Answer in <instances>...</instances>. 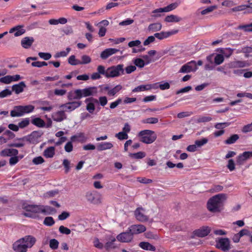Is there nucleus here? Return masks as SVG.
<instances>
[{"mask_svg": "<svg viewBox=\"0 0 252 252\" xmlns=\"http://www.w3.org/2000/svg\"><path fill=\"white\" fill-rule=\"evenodd\" d=\"M226 198L225 193H220L213 196L207 202V209L212 213L220 212L223 209L224 202Z\"/></svg>", "mask_w": 252, "mask_h": 252, "instance_id": "obj_1", "label": "nucleus"}, {"mask_svg": "<svg viewBox=\"0 0 252 252\" xmlns=\"http://www.w3.org/2000/svg\"><path fill=\"white\" fill-rule=\"evenodd\" d=\"M35 242V237L31 235L26 236L15 242L12 245V249L15 252H27L28 249L32 248Z\"/></svg>", "mask_w": 252, "mask_h": 252, "instance_id": "obj_2", "label": "nucleus"}, {"mask_svg": "<svg viewBox=\"0 0 252 252\" xmlns=\"http://www.w3.org/2000/svg\"><path fill=\"white\" fill-rule=\"evenodd\" d=\"M141 142L146 144H151L157 139V135L154 131L151 130H143L140 131L138 134Z\"/></svg>", "mask_w": 252, "mask_h": 252, "instance_id": "obj_3", "label": "nucleus"}, {"mask_svg": "<svg viewBox=\"0 0 252 252\" xmlns=\"http://www.w3.org/2000/svg\"><path fill=\"white\" fill-rule=\"evenodd\" d=\"M124 65L119 64L113 65L107 68V76L108 78L118 77L125 74Z\"/></svg>", "mask_w": 252, "mask_h": 252, "instance_id": "obj_4", "label": "nucleus"}, {"mask_svg": "<svg viewBox=\"0 0 252 252\" xmlns=\"http://www.w3.org/2000/svg\"><path fill=\"white\" fill-rule=\"evenodd\" d=\"M86 197L89 202L94 204H99L101 203L102 195L96 191L87 192Z\"/></svg>", "mask_w": 252, "mask_h": 252, "instance_id": "obj_5", "label": "nucleus"}, {"mask_svg": "<svg viewBox=\"0 0 252 252\" xmlns=\"http://www.w3.org/2000/svg\"><path fill=\"white\" fill-rule=\"evenodd\" d=\"M196 63L195 61H191L184 64L179 71V73H188L195 72L197 69Z\"/></svg>", "mask_w": 252, "mask_h": 252, "instance_id": "obj_6", "label": "nucleus"}, {"mask_svg": "<svg viewBox=\"0 0 252 252\" xmlns=\"http://www.w3.org/2000/svg\"><path fill=\"white\" fill-rule=\"evenodd\" d=\"M77 91L78 94L80 95L81 98L83 97H87L93 96L96 94L97 93V88L96 87H90L84 89H78Z\"/></svg>", "mask_w": 252, "mask_h": 252, "instance_id": "obj_7", "label": "nucleus"}, {"mask_svg": "<svg viewBox=\"0 0 252 252\" xmlns=\"http://www.w3.org/2000/svg\"><path fill=\"white\" fill-rule=\"evenodd\" d=\"M145 209L142 207L136 209L134 212V215L137 220L142 222L148 220L149 217L145 215Z\"/></svg>", "mask_w": 252, "mask_h": 252, "instance_id": "obj_8", "label": "nucleus"}, {"mask_svg": "<svg viewBox=\"0 0 252 252\" xmlns=\"http://www.w3.org/2000/svg\"><path fill=\"white\" fill-rule=\"evenodd\" d=\"M217 248L226 252L230 249V241L227 238H221L217 242Z\"/></svg>", "mask_w": 252, "mask_h": 252, "instance_id": "obj_9", "label": "nucleus"}, {"mask_svg": "<svg viewBox=\"0 0 252 252\" xmlns=\"http://www.w3.org/2000/svg\"><path fill=\"white\" fill-rule=\"evenodd\" d=\"M116 239L118 241L122 243H129L133 239V236L128 229L126 232L118 234Z\"/></svg>", "mask_w": 252, "mask_h": 252, "instance_id": "obj_10", "label": "nucleus"}, {"mask_svg": "<svg viewBox=\"0 0 252 252\" xmlns=\"http://www.w3.org/2000/svg\"><path fill=\"white\" fill-rule=\"evenodd\" d=\"M128 229L133 237L134 235L141 233L146 230V227L143 224L131 225Z\"/></svg>", "mask_w": 252, "mask_h": 252, "instance_id": "obj_11", "label": "nucleus"}, {"mask_svg": "<svg viewBox=\"0 0 252 252\" xmlns=\"http://www.w3.org/2000/svg\"><path fill=\"white\" fill-rule=\"evenodd\" d=\"M85 103H87L86 109L90 113H93L95 110L94 103H98L97 99L94 97H89L85 100Z\"/></svg>", "mask_w": 252, "mask_h": 252, "instance_id": "obj_12", "label": "nucleus"}, {"mask_svg": "<svg viewBox=\"0 0 252 252\" xmlns=\"http://www.w3.org/2000/svg\"><path fill=\"white\" fill-rule=\"evenodd\" d=\"M81 105V101H73L62 104L60 107L65 109L64 111H72L76 108L80 107Z\"/></svg>", "mask_w": 252, "mask_h": 252, "instance_id": "obj_13", "label": "nucleus"}, {"mask_svg": "<svg viewBox=\"0 0 252 252\" xmlns=\"http://www.w3.org/2000/svg\"><path fill=\"white\" fill-rule=\"evenodd\" d=\"M211 231V228L207 226H203L199 229L194 231L193 233L195 236L199 237H204L207 236Z\"/></svg>", "mask_w": 252, "mask_h": 252, "instance_id": "obj_14", "label": "nucleus"}, {"mask_svg": "<svg viewBox=\"0 0 252 252\" xmlns=\"http://www.w3.org/2000/svg\"><path fill=\"white\" fill-rule=\"evenodd\" d=\"M37 132L33 131L31 134L22 138H18L17 141H27L30 143H35L37 142L38 136Z\"/></svg>", "mask_w": 252, "mask_h": 252, "instance_id": "obj_15", "label": "nucleus"}, {"mask_svg": "<svg viewBox=\"0 0 252 252\" xmlns=\"http://www.w3.org/2000/svg\"><path fill=\"white\" fill-rule=\"evenodd\" d=\"M178 32V30H172L169 32H157L154 34L155 37L159 40H162L164 38H167L169 36L175 34Z\"/></svg>", "mask_w": 252, "mask_h": 252, "instance_id": "obj_16", "label": "nucleus"}, {"mask_svg": "<svg viewBox=\"0 0 252 252\" xmlns=\"http://www.w3.org/2000/svg\"><path fill=\"white\" fill-rule=\"evenodd\" d=\"M52 117L54 121L61 122L66 119L67 117L65 113V111L62 110L53 113Z\"/></svg>", "mask_w": 252, "mask_h": 252, "instance_id": "obj_17", "label": "nucleus"}, {"mask_svg": "<svg viewBox=\"0 0 252 252\" xmlns=\"http://www.w3.org/2000/svg\"><path fill=\"white\" fill-rule=\"evenodd\" d=\"M119 50L115 48H107L102 51L100 54L101 59L105 60L110 56L119 52Z\"/></svg>", "mask_w": 252, "mask_h": 252, "instance_id": "obj_18", "label": "nucleus"}, {"mask_svg": "<svg viewBox=\"0 0 252 252\" xmlns=\"http://www.w3.org/2000/svg\"><path fill=\"white\" fill-rule=\"evenodd\" d=\"M24 209L27 212L41 213V205H28L24 206Z\"/></svg>", "mask_w": 252, "mask_h": 252, "instance_id": "obj_19", "label": "nucleus"}, {"mask_svg": "<svg viewBox=\"0 0 252 252\" xmlns=\"http://www.w3.org/2000/svg\"><path fill=\"white\" fill-rule=\"evenodd\" d=\"M34 40L32 37H25L21 40V45L24 48L28 49L32 46Z\"/></svg>", "mask_w": 252, "mask_h": 252, "instance_id": "obj_20", "label": "nucleus"}, {"mask_svg": "<svg viewBox=\"0 0 252 252\" xmlns=\"http://www.w3.org/2000/svg\"><path fill=\"white\" fill-rule=\"evenodd\" d=\"M26 85L24 82L22 81L19 84H15L12 86V91L15 92L16 94H19L24 91V89Z\"/></svg>", "mask_w": 252, "mask_h": 252, "instance_id": "obj_21", "label": "nucleus"}, {"mask_svg": "<svg viewBox=\"0 0 252 252\" xmlns=\"http://www.w3.org/2000/svg\"><path fill=\"white\" fill-rule=\"evenodd\" d=\"M23 115L22 105L15 106L10 112V116L12 117H19Z\"/></svg>", "mask_w": 252, "mask_h": 252, "instance_id": "obj_22", "label": "nucleus"}, {"mask_svg": "<svg viewBox=\"0 0 252 252\" xmlns=\"http://www.w3.org/2000/svg\"><path fill=\"white\" fill-rule=\"evenodd\" d=\"M18 154V151L15 149H5L1 152V155L3 157L15 156Z\"/></svg>", "mask_w": 252, "mask_h": 252, "instance_id": "obj_23", "label": "nucleus"}, {"mask_svg": "<svg viewBox=\"0 0 252 252\" xmlns=\"http://www.w3.org/2000/svg\"><path fill=\"white\" fill-rule=\"evenodd\" d=\"M139 246L142 249L146 251L154 252L156 251V248L153 245L148 242H142L139 244Z\"/></svg>", "mask_w": 252, "mask_h": 252, "instance_id": "obj_24", "label": "nucleus"}, {"mask_svg": "<svg viewBox=\"0 0 252 252\" xmlns=\"http://www.w3.org/2000/svg\"><path fill=\"white\" fill-rule=\"evenodd\" d=\"M113 146V144L110 142H101L97 144V149L98 151H103L110 149Z\"/></svg>", "mask_w": 252, "mask_h": 252, "instance_id": "obj_25", "label": "nucleus"}, {"mask_svg": "<svg viewBox=\"0 0 252 252\" xmlns=\"http://www.w3.org/2000/svg\"><path fill=\"white\" fill-rule=\"evenodd\" d=\"M55 148L54 147L51 146L48 147L44 150L43 156L47 158H53L55 154Z\"/></svg>", "mask_w": 252, "mask_h": 252, "instance_id": "obj_26", "label": "nucleus"}, {"mask_svg": "<svg viewBox=\"0 0 252 252\" xmlns=\"http://www.w3.org/2000/svg\"><path fill=\"white\" fill-rule=\"evenodd\" d=\"M56 210L49 206L41 205V213L45 215H50L56 213Z\"/></svg>", "mask_w": 252, "mask_h": 252, "instance_id": "obj_27", "label": "nucleus"}, {"mask_svg": "<svg viewBox=\"0 0 252 252\" xmlns=\"http://www.w3.org/2000/svg\"><path fill=\"white\" fill-rule=\"evenodd\" d=\"M246 66V63L243 61H234L230 62L228 64L229 68L243 67Z\"/></svg>", "mask_w": 252, "mask_h": 252, "instance_id": "obj_28", "label": "nucleus"}, {"mask_svg": "<svg viewBox=\"0 0 252 252\" xmlns=\"http://www.w3.org/2000/svg\"><path fill=\"white\" fill-rule=\"evenodd\" d=\"M162 28V25L159 23L151 24L148 28L149 31L155 32L160 31Z\"/></svg>", "mask_w": 252, "mask_h": 252, "instance_id": "obj_29", "label": "nucleus"}, {"mask_svg": "<svg viewBox=\"0 0 252 252\" xmlns=\"http://www.w3.org/2000/svg\"><path fill=\"white\" fill-rule=\"evenodd\" d=\"M32 123L38 127L45 126V123L40 118H35L32 120Z\"/></svg>", "mask_w": 252, "mask_h": 252, "instance_id": "obj_30", "label": "nucleus"}, {"mask_svg": "<svg viewBox=\"0 0 252 252\" xmlns=\"http://www.w3.org/2000/svg\"><path fill=\"white\" fill-rule=\"evenodd\" d=\"M214 63L216 65H219L221 64L224 60V56L221 54H217L215 55L214 58Z\"/></svg>", "mask_w": 252, "mask_h": 252, "instance_id": "obj_31", "label": "nucleus"}, {"mask_svg": "<svg viewBox=\"0 0 252 252\" xmlns=\"http://www.w3.org/2000/svg\"><path fill=\"white\" fill-rule=\"evenodd\" d=\"M181 18L175 15H170L167 16L164 21L166 22H179L181 20Z\"/></svg>", "mask_w": 252, "mask_h": 252, "instance_id": "obj_32", "label": "nucleus"}, {"mask_svg": "<svg viewBox=\"0 0 252 252\" xmlns=\"http://www.w3.org/2000/svg\"><path fill=\"white\" fill-rule=\"evenodd\" d=\"M152 88L151 85H142L135 88L132 92H138L146 90H149Z\"/></svg>", "mask_w": 252, "mask_h": 252, "instance_id": "obj_33", "label": "nucleus"}, {"mask_svg": "<svg viewBox=\"0 0 252 252\" xmlns=\"http://www.w3.org/2000/svg\"><path fill=\"white\" fill-rule=\"evenodd\" d=\"M116 241V238L111 236L109 238V241L106 243L104 247L106 250H109L110 248H115L114 246V242Z\"/></svg>", "mask_w": 252, "mask_h": 252, "instance_id": "obj_34", "label": "nucleus"}, {"mask_svg": "<svg viewBox=\"0 0 252 252\" xmlns=\"http://www.w3.org/2000/svg\"><path fill=\"white\" fill-rule=\"evenodd\" d=\"M79 90H76L74 92H70L68 94L67 97L69 100L72 99H80L81 98V96H80L79 94H78L77 91Z\"/></svg>", "mask_w": 252, "mask_h": 252, "instance_id": "obj_35", "label": "nucleus"}, {"mask_svg": "<svg viewBox=\"0 0 252 252\" xmlns=\"http://www.w3.org/2000/svg\"><path fill=\"white\" fill-rule=\"evenodd\" d=\"M239 138V136L238 134H233L227 139L224 142L226 144H232L235 143Z\"/></svg>", "mask_w": 252, "mask_h": 252, "instance_id": "obj_36", "label": "nucleus"}, {"mask_svg": "<svg viewBox=\"0 0 252 252\" xmlns=\"http://www.w3.org/2000/svg\"><path fill=\"white\" fill-rule=\"evenodd\" d=\"M24 27V26L23 25H18L17 26H15V28H17V30H15V31L16 32L14 33L15 36H20L26 32V30L23 29Z\"/></svg>", "mask_w": 252, "mask_h": 252, "instance_id": "obj_37", "label": "nucleus"}, {"mask_svg": "<svg viewBox=\"0 0 252 252\" xmlns=\"http://www.w3.org/2000/svg\"><path fill=\"white\" fill-rule=\"evenodd\" d=\"M122 88V87L120 85H117L113 89L109 90L108 92V95L109 96H114L119 91H120Z\"/></svg>", "mask_w": 252, "mask_h": 252, "instance_id": "obj_38", "label": "nucleus"}, {"mask_svg": "<svg viewBox=\"0 0 252 252\" xmlns=\"http://www.w3.org/2000/svg\"><path fill=\"white\" fill-rule=\"evenodd\" d=\"M70 50H71V49L69 47H67V48H66L65 51H60L59 52L57 53L55 55V57L56 58H60V57H66L68 55V54L69 53Z\"/></svg>", "mask_w": 252, "mask_h": 252, "instance_id": "obj_39", "label": "nucleus"}, {"mask_svg": "<svg viewBox=\"0 0 252 252\" xmlns=\"http://www.w3.org/2000/svg\"><path fill=\"white\" fill-rule=\"evenodd\" d=\"M22 109L24 115L25 114L32 112L34 109V107L32 105H28L25 106L22 105Z\"/></svg>", "mask_w": 252, "mask_h": 252, "instance_id": "obj_40", "label": "nucleus"}, {"mask_svg": "<svg viewBox=\"0 0 252 252\" xmlns=\"http://www.w3.org/2000/svg\"><path fill=\"white\" fill-rule=\"evenodd\" d=\"M68 63L72 65H76L80 63V61L76 59L74 55H71L68 59Z\"/></svg>", "mask_w": 252, "mask_h": 252, "instance_id": "obj_41", "label": "nucleus"}, {"mask_svg": "<svg viewBox=\"0 0 252 252\" xmlns=\"http://www.w3.org/2000/svg\"><path fill=\"white\" fill-rule=\"evenodd\" d=\"M208 142V139L206 138H203L200 140H196L194 142L197 148H200Z\"/></svg>", "mask_w": 252, "mask_h": 252, "instance_id": "obj_42", "label": "nucleus"}, {"mask_svg": "<svg viewBox=\"0 0 252 252\" xmlns=\"http://www.w3.org/2000/svg\"><path fill=\"white\" fill-rule=\"evenodd\" d=\"M158 119L157 118L152 117L144 119L142 121L143 124H155L158 123Z\"/></svg>", "mask_w": 252, "mask_h": 252, "instance_id": "obj_43", "label": "nucleus"}, {"mask_svg": "<svg viewBox=\"0 0 252 252\" xmlns=\"http://www.w3.org/2000/svg\"><path fill=\"white\" fill-rule=\"evenodd\" d=\"M97 71L100 75H103L106 77L108 78V76H107V69H105L104 66L101 65H98L97 68Z\"/></svg>", "mask_w": 252, "mask_h": 252, "instance_id": "obj_44", "label": "nucleus"}, {"mask_svg": "<svg viewBox=\"0 0 252 252\" xmlns=\"http://www.w3.org/2000/svg\"><path fill=\"white\" fill-rule=\"evenodd\" d=\"M59 243L58 241L55 239H52L50 240L49 246L52 250H56L58 248Z\"/></svg>", "mask_w": 252, "mask_h": 252, "instance_id": "obj_45", "label": "nucleus"}, {"mask_svg": "<svg viewBox=\"0 0 252 252\" xmlns=\"http://www.w3.org/2000/svg\"><path fill=\"white\" fill-rule=\"evenodd\" d=\"M133 63L136 66L140 68L143 67L146 64L145 61L143 60L140 58L135 59L134 60Z\"/></svg>", "mask_w": 252, "mask_h": 252, "instance_id": "obj_46", "label": "nucleus"}, {"mask_svg": "<svg viewBox=\"0 0 252 252\" xmlns=\"http://www.w3.org/2000/svg\"><path fill=\"white\" fill-rule=\"evenodd\" d=\"M238 29H243L246 32H252V23L250 24L245 25H240L238 27Z\"/></svg>", "mask_w": 252, "mask_h": 252, "instance_id": "obj_47", "label": "nucleus"}, {"mask_svg": "<svg viewBox=\"0 0 252 252\" xmlns=\"http://www.w3.org/2000/svg\"><path fill=\"white\" fill-rule=\"evenodd\" d=\"M43 223L47 226H51L55 223V221L52 217H47L45 218Z\"/></svg>", "mask_w": 252, "mask_h": 252, "instance_id": "obj_48", "label": "nucleus"}, {"mask_svg": "<svg viewBox=\"0 0 252 252\" xmlns=\"http://www.w3.org/2000/svg\"><path fill=\"white\" fill-rule=\"evenodd\" d=\"M217 8V6L216 5H212L210 6L207 8L203 10L201 12V14L203 15H206L208 14L209 13H210L214 11V10L216 9Z\"/></svg>", "mask_w": 252, "mask_h": 252, "instance_id": "obj_49", "label": "nucleus"}, {"mask_svg": "<svg viewBox=\"0 0 252 252\" xmlns=\"http://www.w3.org/2000/svg\"><path fill=\"white\" fill-rule=\"evenodd\" d=\"M82 61L79 64H88L91 62V58L88 55H84L81 57Z\"/></svg>", "mask_w": 252, "mask_h": 252, "instance_id": "obj_50", "label": "nucleus"}, {"mask_svg": "<svg viewBox=\"0 0 252 252\" xmlns=\"http://www.w3.org/2000/svg\"><path fill=\"white\" fill-rule=\"evenodd\" d=\"M129 156L131 157H133L135 158L140 159L144 158L146 156V154L143 152H139L137 153L130 154Z\"/></svg>", "mask_w": 252, "mask_h": 252, "instance_id": "obj_51", "label": "nucleus"}, {"mask_svg": "<svg viewBox=\"0 0 252 252\" xmlns=\"http://www.w3.org/2000/svg\"><path fill=\"white\" fill-rule=\"evenodd\" d=\"M115 137H117L120 140L127 139L128 138V135L126 132H124L123 131L119 132V133L116 134Z\"/></svg>", "mask_w": 252, "mask_h": 252, "instance_id": "obj_52", "label": "nucleus"}, {"mask_svg": "<svg viewBox=\"0 0 252 252\" xmlns=\"http://www.w3.org/2000/svg\"><path fill=\"white\" fill-rule=\"evenodd\" d=\"M12 94V91L6 89L0 92V98H2L10 95Z\"/></svg>", "mask_w": 252, "mask_h": 252, "instance_id": "obj_53", "label": "nucleus"}, {"mask_svg": "<svg viewBox=\"0 0 252 252\" xmlns=\"http://www.w3.org/2000/svg\"><path fill=\"white\" fill-rule=\"evenodd\" d=\"M18 142H14L12 143L9 144L8 145L9 147H16V148H20L25 146V143L23 142L24 141H18Z\"/></svg>", "mask_w": 252, "mask_h": 252, "instance_id": "obj_54", "label": "nucleus"}, {"mask_svg": "<svg viewBox=\"0 0 252 252\" xmlns=\"http://www.w3.org/2000/svg\"><path fill=\"white\" fill-rule=\"evenodd\" d=\"M32 161L34 164L38 165L43 163L45 160L42 157L39 156L33 158Z\"/></svg>", "mask_w": 252, "mask_h": 252, "instance_id": "obj_55", "label": "nucleus"}, {"mask_svg": "<svg viewBox=\"0 0 252 252\" xmlns=\"http://www.w3.org/2000/svg\"><path fill=\"white\" fill-rule=\"evenodd\" d=\"M226 167L230 171H232L235 169V164L233 159L228 160Z\"/></svg>", "mask_w": 252, "mask_h": 252, "instance_id": "obj_56", "label": "nucleus"}, {"mask_svg": "<svg viewBox=\"0 0 252 252\" xmlns=\"http://www.w3.org/2000/svg\"><path fill=\"white\" fill-rule=\"evenodd\" d=\"M11 75H7L0 78V82L5 84H10L12 82Z\"/></svg>", "mask_w": 252, "mask_h": 252, "instance_id": "obj_57", "label": "nucleus"}, {"mask_svg": "<svg viewBox=\"0 0 252 252\" xmlns=\"http://www.w3.org/2000/svg\"><path fill=\"white\" fill-rule=\"evenodd\" d=\"M233 49L231 48H226L224 50H221V53L226 58H229L233 53Z\"/></svg>", "mask_w": 252, "mask_h": 252, "instance_id": "obj_58", "label": "nucleus"}, {"mask_svg": "<svg viewBox=\"0 0 252 252\" xmlns=\"http://www.w3.org/2000/svg\"><path fill=\"white\" fill-rule=\"evenodd\" d=\"M59 230L61 233L66 235H68L71 232V231L69 228L63 225H61L59 227Z\"/></svg>", "mask_w": 252, "mask_h": 252, "instance_id": "obj_59", "label": "nucleus"}, {"mask_svg": "<svg viewBox=\"0 0 252 252\" xmlns=\"http://www.w3.org/2000/svg\"><path fill=\"white\" fill-rule=\"evenodd\" d=\"M70 216V213L68 212L63 211L58 216V219L60 220H63Z\"/></svg>", "mask_w": 252, "mask_h": 252, "instance_id": "obj_60", "label": "nucleus"}, {"mask_svg": "<svg viewBox=\"0 0 252 252\" xmlns=\"http://www.w3.org/2000/svg\"><path fill=\"white\" fill-rule=\"evenodd\" d=\"M38 56H39L40 58H41V59H43L45 60H48L52 57V55L50 53H43V52L38 53Z\"/></svg>", "mask_w": 252, "mask_h": 252, "instance_id": "obj_61", "label": "nucleus"}, {"mask_svg": "<svg viewBox=\"0 0 252 252\" xmlns=\"http://www.w3.org/2000/svg\"><path fill=\"white\" fill-rule=\"evenodd\" d=\"M252 53V47H245L242 48L241 50H238L237 53Z\"/></svg>", "mask_w": 252, "mask_h": 252, "instance_id": "obj_62", "label": "nucleus"}, {"mask_svg": "<svg viewBox=\"0 0 252 252\" xmlns=\"http://www.w3.org/2000/svg\"><path fill=\"white\" fill-rule=\"evenodd\" d=\"M30 123V120L29 118H26L23 119L21 122H20L18 124L19 127L20 128H24L28 126Z\"/></svg>", "mask_w": 252, "mask_h": 252, "instance_id": "obj_63", "label": "nucleus"}, {"mask_svg": "<svg viewBox=\"0 0 252 252\" xmlns=\"http://www.w3.org/2000/svg\"><path fill=\"white\" fill-rule=\"evenodd\" d=\"M94 246L99 249H102L104 247L103 244L99 242V239L97 238H95L94 241Z\"/></svg>", "mask_w": 252, "mask_h": 252, "instance_id": "obj_64", "label": "nucleus"}]
</instances>
